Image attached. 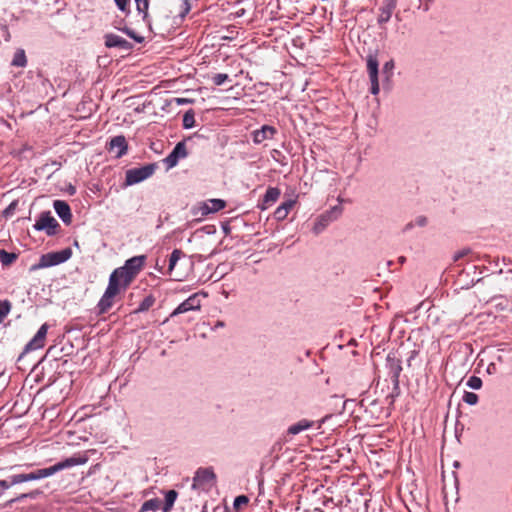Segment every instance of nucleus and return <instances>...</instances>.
<instances>
[{
	"label": "nucleus",
	"mask_w": 512,
	"mask_h": 512,
	"mask_svg": "<svg viewBox=\"0 0 512 512\" xmlns=\"http://www.w3.org/2000/svg\"><path fill=\"white\" fill-rule=\"evenodd\" d=\"M146 261L145 255L134 256L128 259L122 267L115 269L109 279L117 283L124 290L130 285L142 270Z\"/></svg>",
	"instance_id": "nucleus-1"
},
{
	"label": "nucleus",
	"mask_w": 512,
	"mask_h": 512,
	"mask_svg": "<svg viewBox=\"0 0 512 512\" xmlns=\"http://www.w3.org/2000/svg\"><path fill=\"white\" fill-rule=\"evenodd\" d=\"M85 463L84 459L78 458V457H70L63 461H60L53 466L38 469L36 471H33L31 473L26 474L27 481H33V480H39L46 477H50L54 475L55 473L62 471L67 468H71L73 466L81 465Z\"/></svg>",
	"instance_id": "nucleus-2"
},
{
	"label": "nucleus",
	"mask_w": 512,
	"mask_h": 512,
	"mask_svg": "<svg viewBox=\"0 0 512 512\" xmlns=\"http://www.w3.org/2000/svg\"><path fill=\"white\" fill-rule=\"evenodd\" d=\"M125 290L121 288L117 283L109 279L108 286L98 302L97 309L99 314L108 312L113 304L115 303L116 297Z\"/></svg>",
	"instance_id": "nucleus-3"
},
{
	"label": "nucleus",
	"mask_w": 512,
	"mask_h": 512,
	"mask_svg": "<svg viewBox=\"0 0 512 512\" xmlns=\"http://www.w3.org/2000/svg\"><path fill=\"white\" fill-rule=\"evenodd\" d=\"M71 256V251L69 249L62 250L60 252L48 253L43 255L40 258L38 264H35L31 267L32 270L47 268L51 266H55L67 261Z\"/></svg>",
	"instance_id": "nucleus-4"
},
{
	"label": "nucleus",
	"mask_w": 512,
	"mask_h": 512,
	"mask_svg": "<svg viewBox=\"0 0 512 512\" xmlns=\"http://www.w3.org/2000/svg\"><path fill=\"white\" fill-rule=\"evenodd\" d=\"M155 171L154 165H147L141 168L130 169L126 172V185H134L146 180Z\"/></svg>",
	"instance_id": "nucleus-5"
},
{
	"label": "nucleus",
	"mask_w": 512,
	"mask_h": 512,
	"mask_svg": "<svg viewBox=\"0 0 512 512\" xmlns=\"http://www.w3.org/2000/svg\"><path fill=\"white\" fill-rule=\"evenodd\" d=\"M215 474L209 468H200L193 478V489H208L214 483Z\"/></svg>",
	"instance_id": "nucleus-6"
},
{
	"label": "nucleus",
	"mask_w": 512,
	"mask_h": 512,
	"mask_svg": "<svg viewBox=\"0 0 512 512\" xmlns=\"http://www.w3.org/2000/svg\"><path fill=\"white\" fill-rule=\"evenodd\" d=\"M48 329H49L48 324H46V323L43 324L39 328L37 333L34 335V337L26 344L23 354L44 347Z\"/></svg>",
	"instance_id": "nucleus-7"
},
{
	"label": "nucleus",
	"mask_w": 512,
	"mask_h": 512,
	"mask_svg": "<svg viewBox=\"0 0 512 512\" xmlns=\"http://www.w3.org/2000/svg\"><path fill=\"white\" fill-rule=\"evenodd\" d=\"M378 61L373 55H369L367 58V71L371 82V93L377 95L379 93V82H378Z\"/></svg>",
	"instance_id": "nucleus-8"
},
{
	"label": "nucleus",
	"mask_w": 512,
	"mask_h": 512,
	"mask_svg": "<svg viewBox=\"0 0 512 512\" xmlns=\"http://www.w3.org/2000/svg\"><path fill=\"white\" fill-rule=\"evenodd\" d=\"M58 227L56 219L50 215V213H43L40 218L34 224L36 230H45L47 234L52 235L55 233V229Z\"/></svg>",
	"instance_id": "nucleus-9"
},
{
	"label": "nucleus",
	"mask_w": 512,
	"mask_h": 512,
	"mask_svg": "<svg viewBox=\"0 0 512 512\" xmlns=\"http://www.w3.org/2000/svg\"><path fill=\"white\" fill-rule=\"evenodd\" d=\"M187 156L186 146L183 142H179L173 151L166 157L165 162L169 168H172L177 165L178 160L180 158H185Z\"/></svg>",
	"instance_id": "nucleus-10"
},
{
	"label": "nucleus",
	"mask_w": 512,
	"mask_h": 512,
	"mask_svg": "<svg viewBox=\"0 0 512 512\" xmlns=\"http://www.w3.org/2000/svg\"><path fill=\"white\" fill-rule=\"evenodd\" d=\"M226 203L222 199H209L203 203H201L199 209L201 211V215L205 216L210 213H216L221 209L225 208Z\"/></svg>",
	"instance_id": "nucleus-11"
},
{
	"label": "nucleus",
	"mask_w": 512,
	"mask_h": 512,
	"mask_svg": "<svg viewBox=\"0 0 512 512\" xmlns=\"http://www.w3.org/2000/svg\"><path fill=\"white\" fill-rule=\"evenodd\" d=\"M200 309V301L196 295H193L182 302L171 314V316H175L178 314L186 313L192 310Z\"/></svg>",
	"instance_id": "nucleus-12"
},
{
	"label": "nucleus",
	"mask_w": 512,
	"mask_h": 512,
	"mask_svg": "<svg viewBox=\"0 0 512 512\" xmlns=\"http://www.w3.org/2000/svg\"><path fill=\"white\" fill-rule=\"evenodd\" d=\"M53 206L62 221L65 224H70L72 221V214L69 205L65 201L56 200L54 201Z\"/></svg>",
	"instance_id": "nucleus-13"
},
{
	"label": "nucleus",
	"mask_w": 512,
	"mask_h": 512,
	"mask_svg": "<svg viewBox=\"0 0 512 512\" xmlns=\"http://www.w3.org/2000/svg\"><path fill=\"white\" fill-rule=\"evenodd\" d=\"M105 45L109 48L118 47L124 50L131 48V44L128 41L115 34H107L105 36Z\"/></svg>",
	"instance_id": "nucleus-14"
},
{
	"label": "nucleus",
	"mask_w": 512,
	"mask_h": 512,
	"mask_svg": "<svg viewBox=\"0 0 512 512\" xmlns=\"http://www.w3.org/2000/svg\"><path fill=\"white\" fill-rule=\"evenodd\" d=\"M275 133L276 129L274 127L265 125L253 133V140L255 143L260 144L267 139L273 138Z\"/></svg>",
	"instance_id": "nucleus-15"
},
{
	"label": "nucleus",
	"mask_w": 512,
	"mask_h": 512,
	"mask_svg": "<svg viewBox=\"0 0 512 512\" xmlns=\"http://www.w3.org/2000/svg\"><path fill=\"white\" fill-rule=\"evenodd\" d=\"M127 144L125 137L116 136L110 141V151L115 154L116 157H121L125 154Z\"/></svg>",
	"instance_id": "nucleus-16"
},
{
	"label": "nucleus",
	"mask_w": 512,
	"mask_h": 512,
	"mask_svg": "<svg viewBox=\"0 0 512 512\" xmlns=\"http://www.w3.org/2000/svg\"><path fill=\"white\" fill-rule=\"evenodd\" d=\"M495 283L498 291H505L512 286V270H508L505 275L500 273L495 277Z\"/></svg>",
	"instance_id": "nucleus-17"
},
{
	"label": "nucleus",
	"mask_w": 512,
	"mask_h": 512,
	"mask_svg": "<svg viewBox=\"0 0 512 512\" xmlns=\"http://www.w3.org/2000/svg\"><path fill=\"white\" fill-rule=\"evenodd\" d=\"M313 425H314L313 421H310L307 419H302V420L298 421L297 423L289 426L287 433L290 435H297L300 432L311 428Z\"/></svg>",
	"instance_id": "nucleus-18"
},
{
	"label": "nucleus",
	"mask_w": 512,
	"mask_h": 512,
	"mask_svg": "<svg viewBox=\"0 0 512 512\" xmlns=\"http://www.w3.org/2000/svg\"><path fill=\"white\" fill-rule=\"evenodd\" d=\"M177 492L175 490H169L165 494V503L162 507L163 512H170L176 499H177Z\"/></svg>",
	"instance_id": "nucleus-19"
},
{
	"label": "nucleus",
	"mask_w": 512,
	"mask_h": 512,
	"mask_svg": "<svg viewBox=\"0 0 512 512\" xmlns=\"http://www.w3.org/2000/svg\"><path fill=\"white\" fill-rule=\"evenodd\" d=\"M161 505V501L157 498L150 499L143 503L140 512H156Z\"/></svg>",
	"instance_id": "nucleus-20"
},
{
	"label": "nucleus",
	"mask_w": 512,
	"mask_h": 512,
	"mask_svg": "<svg viewBox=\"0 0 512 512\" xmlns=\"http://www.w3.org/2000/svg\"><path fill=\"white\" fill-rule=\"evenodd\" d=\"M16 67H25L27 64V58L23 49H18L13 57L12 63Z\"/></svg>",
	"instance_id": "nucleus-21"
},
{
	"label": "nucleus",
	"mask_w": 512,
	"mask_h": 512,
	"mask_svg": "<svg viewBox=\"0 0 512 512\" xmlns=\"http://www.w3.org/2000/svg\"><path fill=\"white\" fill-rule=\"evenodd\" d=\"M342 207L340 205H336L332 207L330 210L323 213V216L328 220V222H333L337 220L342 214Z\"/></svg>",
	"instance_id": "nucleus-22"
},
{
	"label": "nucleus",
	"mask_w": 512,
	"mask_h": 512,
	"mask_svg": "<svg viewBox=\"0 0 512 512\" xmlns=\"http://www.w3.org/2000/svg\"><path fill=\"white\" fill-rule=\"evenodd\" d=\"M393 9H394V5L393 4H388L387 6L381 8L378 21L380 23L388 22L390 20V18H391Z\"/></svg>",
	"instance_id": "nucleus-23"
},
{
	"label": "nucleus",
	"mask_w": 512,
	"mask_h": 512,
	"mask_svg": "<svg viewBox=\"0 0 512 512\" xmlns=\"http://www.w3.org/2000/svg\"><path fill=\"white\" fill-rule=\"evenodd\" d=\"M329 224H330V222H328V220L323 216V214H321L315 220V223L313 226L314 233H316V234L321 233Z\"/></svg>",
	"instance_id": "nucleus-24"
},
{
	"label": "nucleus",
	"mask_w": 512,
	"mask_h": 512,
	"mask_svg": "<svg viewBox=\"0 0 512 512\" xmlns=\"http://www.w3.org/2000/svg\"><path fill=\"white\" fill-rule=\"evenodd\" d=\"M182 255H183V253L179 249H175L171 253L170 259H169V267H168L169 274H172V272L176 266V263L179 261V259L182 257Z\"/></svg>",
	"instance_id": "nucleus-25"
},
{
	"label": "nucleus",
	"mask_w": 512,
	"mask_h": 512,
	"mask_svg": "<svg viewBox=\"0 0 512 512\" xmlns=\"http://www.w3.org/2000/svg\"><path fill=\"white\" fill-rule=\"evenodd\" d=\"M280 196V190L277 188H269L264 196L265 203H274Z\"/></svg>",
	"instance_id": "nucleus-26"
},
{
	"label": "nucleus",
	"mask_w": 512,
	"mask_h": 512,
	"mask_svg": "<svg viewBox=\"0 0 512 512\" xmlns=\"http://www.w3.org/2000/svg\"><path fill=\"white\" fill-rule=\"evenodd\" d=\"M194 124H195V118H194L193 111L189 110V111L185 112V114L183 116V127L186 129H190L194 126Z\"/></svg>",
	"instance_id": "nucleus-27"
},
{
	"label": "nucleus",
	"mask_w": 512,
	"mask_h": 512,
	"mask_svg": "<svg viewBox=\"0 0 512 512\" xmlns=\"http://www.w3.org/2000/svg\"><path fill=\"white\" fill-rule=\"evenodd\" d=\"M11 310V303L7 300L0 302V323L4 320V318L9 314Z\"/></svg>",
	"instance_id": "nucleus-28"
},
{
	"label": "nucleus",
	"mask_w": 512,
	"mask_h": 512,
	"mask_svg": "<svg viewBox=\"0 0 512 512\" xmlns=\"http://www.w3.org/2000/svg\"><path fill=\"white\" fill-rule=\"evenodd\" d=\"M16 259V255L13 253H8L5 250L0 251V261L4 265L11 264Z\"/></svg>",
	"instance_id": "nucleus-29"
},
{
	"label": "nucleus",
	"mask_w": 512,
	"mask_h": 512,
	"mask_svg": "<svg viewBox=\"0 0 512 512\" xmlns=\"http://www.w3.org/2000/svg\"><path fill=\"white\" fill-rule=\"evenodd\" d=\"M466 385L471 389L478 390L482 387V380L477 376H471Z\"/></svg>",
	"instance_id": "nucleus-30"
},
{
	"label": "nucleus",
	"mask_w": 512,
	"mask_h": 512,
	"mask_svg": "<svg viewBox=\"0 0 512 512\" xmlns=\"http://www.w3.org/2000/svg\"><path fill=\"white\" fill-rule=\"evenodd\" d=\"M154 304V299L151 296L146 297L139 305L136 312H143L148 310Z\"/></svg>",
	"instance_id": "nucleus-31"
},
{
	"label": "nucleus",
	"mask_w": 512,
	"mask_h": 512,
	"mask_svg": "<svg viewBox=\"0 0 512 512\" xmlns=\"http://www.w3.org/2000/svg\"><path fill=\"white\" fill-rule=\"evenodd\" d=\"M463 401L469 405H475L478 402V396L473 392H465Z\"/></svg>",
	"instance_id": "nucleus-32"
},
{
	"label": "nucleus",
	"mask_w": 512,
	"mask_h": 512,
	"mask_svg": "<svg viewBox=\"0 0 512 512\" xmlns=\"http://www.w3.org/2000/svg\"><path fill=\"white\" fill-rule=\"evenodd\" d=\"M229 76L227 74H224V73H218V74H215L213 77H212V80H213V83L217 86H220L222 84H224V82L226 80H228Z\"/></svg>",
	"instance_id": "nucleus-33"
},
{
	"label": "nucleus",
	"mask_w": 512,
	"mask_h": 512,
	"mask_svg": "<svg viewBox=\"0 0 512 512\" xmlns=\"http://www.w3.org/2000/svg\"><path fill=\"white\" fill-rule=\"evenodd\" d=\"M22 482H27L26 474H17L10 477V484L16 485Z\"/></svg>",
	"instance_id": "nucleus-34"
},
{
	"label": "nucleus",
	"mask_w": 512,
	"mask_h": 512,
	"mask_svg": "<svg viewBox=\"0 0 512 512\" xmlns=\"http://www.w3.org/2000/svg\"><path fill=\"white\" fill-rule=\"evenodd\" d=\"M394 69V62L392 60L390 61H387L384 66H383V72L387 75L386 78L387 80L391 77L392 75V70Z\"/></svg>",
	"instance_id": "nucleus-35"
},
{
	"label": "nucleus",
	"mask_w": 512,
	"mask_h": 512,
	"mask_svg": "<svg viewBox=\"0 0 512 512\" xmlns=\"http://www.w3.org/2000/svg\"><path fill=\"white\" fill-rule=\"evenodd\" d=\"M427 224V218L424 217V216H418L415 220H414V223H410L407 225V229L412 227L413 225H416V226H419V227H424L426 226Z\"/></svg>",
	"instance_id": "nucleus-36"
},
{
	"label": "nucleus",
	"mask_w": 512,
	"mask_h": 512,
	"mask_svg": "<svg viewBox=\"0 0 512 512\" xmlns=\"http://www.w3.org/2000/svg\"><path fill=\"white\" fill-rule=\"evenodd\" d=\"M288 213L285 207L279 206L275 211V217L278 220H283L287 217Z\"/></svg>",
	"instance_id": "nucleus-37"
},
{
	"label": "nucleus",
	"mask_w": 512,
	"mask_h": 512,
	"mask_svg": "<svg viewBox=\"0 0 512 512\" xmlns=\"http://www.w3.org/2000/svg\"><path fill=\"white\" fill-rule=\"evenodd\" d=\"M248 503V498L244 495L236 497L234 501V507L240 508L242 505H246Z\"/></svg>",
	"instance_id": "nucleus-38"
},
{
	"label": "nucleus",
	"mask_w": 512,
	"mask_h": 512,
	"mask_svg": "<svg viewBox=\"0 0 512 512\" xmlns=\"http://www.w3.org/2000/svg\"><path fill=\"white\" fill-rule=\"evenodd\" d=\"M137 10L139 12H145L148 9L147 0H136Z\"/></svg>",
	"instance_id": "nucleus-39"
},
{
	"label": "nucleus",
	"mask_w": 512,
	"mask_h": 512,
	"mask_svg": "<svg viewBox=\"0 0 512 512\" xmlns=\"http://www.w3.org/2000/svg\"><path fill=\"white\" fill-rule=\"evenodd\" d=\"M124 32H125L129 37L133 38L135 41H137V42H139V43L143 41V38H142V37H140V36L136 35L132 30H130V29H128V28L124 29Z\"/></svg>",
	"instance_id": "nucleus-40"
},
{
	"label": "nucleus",
	"mask_w": 512,
	"mask_h": 512,
	"mask_svg": "<svg viewBox=\"0 0 512 512\" xmlns=\"http://www.w3.org/2000/svg\"><path fill=\"white\" fill-rule=\"evenodd\" d=\"M114 1L120 10L125 11L130 0H114Z\"/></svg>",
	"instance_id": "nucleus-41"
},
{
	"label": "nucleus",
	"mask_w": 512,
	"mask_h": 512,
	"mask_svg": "<svg viewBox=\"0 0 512 512\" xmlns=\"http://www.w3.org/2000/svg\"><path fill=\"white\" fill-rule=\"evenodd\" d=\"M294 204H295V200H288L285 203H283L281 206L285 207L286 210L289 212L291 210V208L294 206Z\"/></svg>",
	"instance_id": "nucleus-42"
},
{
	"label": "nucleus",
	"mask_w": 512,
	"mask_h": 512,
	"mask_svg": "<svg viewBox=\"0 0 512 512\" xmlns=\"http://www.w3.org/2000/svg\"><path fill=\"white\" fill-rule=\"evenodd\" d=\"M469 253V250H462L455 254L454 259L458 260Z\"/></svg>",
	"instance_id": "nucleus-43"
},
{
	"label": "nucleus",
	"mask_w": 512,
	"mask_h": 512,
	"mask_svg": "<svg viewBox=\"0 0 512 512\" xmlns=\"http://www.w3.org/2000/svg\"><path fill=\"white\" fill-rule=\"evenodd\" d=\"M11 486L10 483H8L6 480H0V487L4 489H8Z\"/></svg>",
	"instance_id": "nucleus-44"
},
{
	"label": "nucleus",
	"mask_w": 512,
	"mask_h": 512,
	"mask_svg": "<svg viewBox=\"0 0 512 512\" xmlns=\"http://www.w3.org/2000/svg\"><path fill=\"white\" fill-rule=\"evenodd\" d=\"M184 1V5H185V11H188L190 9L189 5H188V0H183Z\"/></svg>",
	"instance_id": "nucleus-45"
},
{
	"label": "nucleus",
	"mask_w": 512,
	"mask_h": 512,
	"mask_svg": "<svg viewBox=\"0 0 512 512\" xmlns=\"http://www.w3.org/2000/svg\"><path fill=\"white\" fill-rule=\"evenodd\" d=\"M327 417H324L320 420L319 424H318V428L321 427V425L326 421Z\"/></svg>",
	"instance_id": "nucleus-46"
},
{
	"label": "nucleus",
	"mask_w": 512,
	"mask_h": 512,
	"mask_svg": "<svg viewBox=\"0 0 512 512\" xmlns=\"http://www.w3.org/2000/svg\"><path fill=\"white\" fill-rule=\"evenodd\" d=\"M186 101H187L186 99H177V102H178V103H184V102H186Z\"/></svg>",
	"instance_id": "nucleus-47"
},
{
	"label": "nucleus",
	"mask_w": 512,
	"mask_h": 512,
	"mask_svg": "<svg viewBox=\"0 0 512 512\" xmlns=\"http://www.w3.org/2000/svg\"><path fill=\"white\" fill-rule=\"evenodd\" d=\"M216 326H217V327H222V326H223V323H222V322H218Z\"/></svg>",
	"instance_id": "nucleus-48"
},
{
	"label": "nucleus",
	"mask_w": 512,
	"mask_h": 512,
	"mask_svg": "<svg viewBox=\"0 0 512 512\" xmlns=\"http://www.w3.org/2000/svg\"><path fill=\"white\" fill-rule=\"evenodd\" d=\"M217 269H221V272H222V273H224V268H222V266H221V265H220V266H218V268H217Z\"/></svg>",
	"instance_id": "nucleus-49"
}]
</instances>
